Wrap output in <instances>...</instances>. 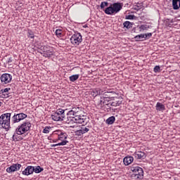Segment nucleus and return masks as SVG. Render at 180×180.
<instances>
[{"instance_id": "1", "label": "nucleus", "mask_w": 180, "mask_h": 180, "mask_svg": "<svg viewBox=\"0 0 180 180\" xmlns=\"http://www.w3.org/2000/svg\"><path fill=\"white\" fill-rule=\"evenodd\" d=\"M88 120L86 116L84 115V112L79 107H74L71 110L68 112V117L65 120V123L70 124V127H77V123L82 124H86Z\"/></svg>"}, {"instance_id": "2", "label": "nucleus", "mask_w": 180, "mask_h": 180, "mask_svg": "<svg viewBox=\"0 0 180 180\" xmlns=\"http://www.w3.org/2000/svg\"><path fill=\"white\" fill-rule=\"evenodd\" d=\"M67 133L63 132L61 130L54 131L51 134V143H58V141L63 143L64 141H67Z\"/></svg>"}, {"instance_id": "3", "label": "nucleus", "mask_w": 180, "mask_h": 180, "mask_svg": "<svg viewBox=\"0 0 180 180\" xmlns=\"http://www.w3.org/2000/svg\"><path fill=\"white\" fill-rule=\"evenodd\" d=\"M123 8V4L122 3H113L107 7L104 12L106 15H116L118 12H120Z\"/></svg>"}, {"instance_id": "4", "label": "nucleus", "mask_w": 180, "mask_h": 180, "mask_svg": "<svg viewBox=\"0 0 180 180\" xmlns=\"http://www.w3.org/2000/svg\"><path fill=\"white\" fill-rule=\"evenodd\" d=\"M11 114L4 113L0 116V126L5 129L6 131L11 129Z\"/></svg>"}, {"instance_id": "5", "label": "nucleus", "mask_w": 180, "mask_h": 180, "mask_svg": "<svg viewBox=\"0 0 180 180\" xmlns=\"http://www.w3.org/2000/svg\"><path fill=\"white\" fill-rule=\"evenodd\" d=\"M30 127H32L30 122H24L16 128L15 133L18 136H22V134H26L27 131H30Z\"/></svg>"}, {"instance_id": "6", "label": "nucleus", "mask_w": 180, "mask_h": 180, "mask_svg": "<svg viewBox=\"0 0 180 180\" xmlns=\"http://www.w3.org/2000/svg\"><path fill=\"white\" fill-rule=\"evenodd\" d=\"M65 110L62 108L56 110V111L51 115L52 120H54L55 122H61L63 120H65V122L67 119H65Z\"/></svg>"}, {"instance_id": "7", "label": "nucleus", "mask_w": 180, "mask_h": 180, "mask_svg": "<svg viewBox=\"0 0 180 180\" xmlns=\"http://www.w3.org/2000/svg\"><path fill=\"white\" fill-rule=\"evenodd\" d=\"M131 170L133 172L131 174L132 178H135V179H143V176H144L143 168L140 167H132Z\"/></svg>"}, {"instance_id": "8", "label": "nucleus", "mask_w": 180, "mask_h": 180, "mask_svg": "<svg viewBox=\"0 0 180 180\" xmlns=\"http://www.w3.org/2000/svg\"><path fill=\"white\" fill-rule=\"evenodd\" d=\"M70 42L72 46L77 47V46H79L81 43H82V35L79 32H75L72 35L70 38Z\"/></svg>"}, {"instance_id": "9", "label": "nucleus", "mask_w": 180, "mask_h": 180, "mask_svg": "<svg viewBox=\"0 0 180 180\" xmlns=\"http://www.w3.org/2000/svg\"><path fill=\"white\" fill-rule=\"evenodd\" d=\"M27 117V115L20 112L18 114L15 113L14 115L11 117V124H15V123H19L21 120H24Z\"/></svg>"}, {"instance_id": "10", "label": "nucleus", "mask_w": 180, "mask_h": 180, "mask_svg": "<svg viewBox=\"0 0 180 180\" xmlns=\"http://www.w3.org/2000/svg\"><path fill=\"white\" fill-rule=\"evenodd\" d=\"M0 79L2 84H9L12 81V76L10 74L4 73L1 76Z\"/></svg>"}, {"instance_id": "11", "label": "nucleus", "mask_w": 180, "mask_h": 180, "mask_svg": "<svg viewBox=\"0 0 180 180\" xmlns=\"http://www.w3.org/2000/svg\"><path fill=\"white\" fill-rule=\"evenodd\" d=\"M22 168V165L17 163L12 165L10 167H8L6 169V172H8V174H11V172H15L16 171H19Z\"/></svg>"}, {"instance_id": "12", "label": "nucleus", "mask_w": 180, "mask_h": 180, "mask_svg": "<svg viewBox=\"0 0 180 180\" xmlns=\"http://www.w3.org/2000/svg\"><path fill=\"white\" fill-rule=\"evenodd\" d=\"M43 53H44V57H51V56H53V48L44 46Z\"/></svg>"}, {"instance_id": "13", "label": "nucleus", "mask_w": 180, "mask_h": 180, "mask_svg": "<svg viewBox=\"0 0 180 180\" xmlns=\"http://www.w3.org/2000/svg\"><path fill=\"white\" fill-rule=\"evenodd\" d=\"M34 172V167L33 166H27L24 171L22 172V175H26L28 176V175H32Z\"/></svg>"}, {"instance_id": "14", "label": "nucleus", "mask_w": 180, "mask_h": 180, "mask_svg": "<svg viewBox=\"0 0 180 180\" xmlns=\"http://www.w3.org/2000/svg\"><path fill=\"white\" fill-rule=\"evenodd\" d=\"M102 94H103V91L101 89H94L91 91V95L94 98H96L98 95H102Z\"/></svg>"}, {"instance_id": "15", "label": "nucleus", "mask_w": 180, "mask_h": 180, "mask_svg": "<svg viewBox=\"0 0 180 180\" xmlns=\"http://www.w3.org/2000/svg\"><path fill=\"white\" fill-rule=\"evenodd\" d=\"M11 89L6 88L4 90L0 91V96L1 98H6L9 96V91Z\"/></svg>"}, {"instance_id": "16", "label": "nucleus", "mask_w": 180, "mask_h": 180, "mask_svg": "<svg viewBox=\"0 0 180 180\" xmlns=\"http://www.w3.org/2000/svg\"><path fill=\"white\" fill-rule=\"evenodd\" d=\"M133 161H134V158L131 156H127L124 158V165H130Z\"/></svg>"}, {"instance_id": "17", "label": "nucleus", "mask_w": 180, "mask_h": 180, "mask_svg": "<svg viewBox=\"0 0 180 180\" xmlns=\"http://www.w3.org/2000/svg\"><path fill=\"white\" fill-rule=\"evenodd\" d=\"M108 105H110L111 106H120L122 105V101L117 99H115L113 101H110Z\"/></svg>"}, {"instance_id": "18", "label": "nucleus", "mask_w": 180, "mask_h": 180, "mask_svg": "<svg viewBox=\"0 0 180 180\" xmlns=\"http://www.w3.org/2000/svg\"><path fill=\"white\" fill-rule=\"evenodd\" d=\"M172 6L174 11H177L180 8V0H172Z\"/></svg>"}, {"instance_id": "19", "label": "nucleus", "mask_w": 180, "mask_h": 180, "mask_svg": "<svg viewBox=\"0 0 180 180\" xmlns=\"http://www.w3.org/2000/svg\"><path fill=\"white\" fill-rule=\"evenodd\" d=\"M136 158L138 160H141V158H146V153L144 152L138 151L135 153Z\"/></svg>"}, {"instance_id": "20", "label": "nucleus", "mask_w": 180, "mask_h": 180, "mask_svg": "<svg viewBox=\"0 0 180 180\" xmlns=\"http://www.w3.org/2000/svg\"><path fill=\"white\" fill-rule=\"evenodd\" d=\"M156 110H159V112L165 110V105L160 102L157 103Z\"/></svg>"}, {"instance_id": "21", "label": "nucleus", "mask_w": 180, "mask_h": 180, "mask_svg": "<svg viewBox=\"0 0 180 180\" xmlns=\"http://www.w3.org/2000/svg\"><path fill=\"white\" fill-rule=\"evenodd\" d=\"M133 25H134V23L130 22V21H125L123 23V26L124 27H126V29H131V27H133Z\"/></svg>"}, {"instance_id": "22", "label": "nucleus", "mask_w": 180, "mask_h": 180, "mask_svg": "<svg viewBox=\"0 0 180 180\" xmlns=\"http://www.w3.org/2000/svg\"><path fill=\"white\" fill-rule=\"evenodd\" d=\"M115 120H116V118H115L114 116H111L106 120L105 123L107 124H113V123H115Z\"/></svg>"}, {"instance_id": "23", "label": "nucleus", "mask_w": 180, "mask_h": 180, "mask_svg": "<svg viewBox=\"0 0 180 180\" xmlns=\"http://www.w3.org/2000/svg\"><path fill=\"white\" fill-rule=\"evenodd\" d=\"M136 41H143V39H146L145 35L143 34H141L139 35H136L134 37Z\"/></svg>"}, {"instance_id": "24", "label": "nucleus", "mask_w": 180, "mask_h": 180, "mask_svg": "<svg viewBox=\"0 0 180 180\" xmlns=\"http://www.w3.org/2000/svg\"><path fill=\"white\" fill-rule=\"evenodd\" d=\"M79 78V75H73L69 77L70 82H75Z\"/></svg>"}, {"instance_id": "25", "label": "nucleus", "mask_w": 180, "mask_h": 180, "mask_svg": "<svg viewBox=\"0 0 180 180\" xmlns=\"http://www.w3.org/2000/svg\"><path fill=\"white\" fill-rule=\"evenodd\" d=\"M44 170V169H43V167H41L40 166H37L35 167H34V172H35V174H40V172Z\"/></svg>"}, {"instance_id": "26", "label": "nucleus", "mask_w": 180, "mask_h": 180, "mask_svg": "<svg viewBox=\"0 0 180 180\" xmlns=\"http://www.w3.org/2000/svg\"><path fill=\"white\" fill-rule=\"evenodd\" d=\"M68 141L59 142L56 144L51 145V147H57L58 146H65Z\"/></svg>"}, {"instance_id": "27", "label": "nucleus", "mask_w": 180, "mask_h": 180, "mask_svg": "<svg viewBox=\"0 0 180 180\" xmlns=\"http://www.w3.org/2000/svg\"><path fill=\"white\" fill-rule=\"evenodd\" d=\"M105 6H109V3H108V1H102L101 5H100V8L101 9H105Z\"/></svg>"}, {"instance_id": "28", "label": "nucleus", "mask_w": 180, "mask_h": 180, "mask_svg": "<svg viewBox=\"0 0 180 180\" xmlns=\"http://www.w3.org/2000/svg\"><path fill=\"white\" fill-rule=\"evenodd\" d=\"M56 34L58 37H63V30H56Z\"/></svg>"}, {"instance_id": "29", "label": "nucleus", "mask_w": 180, "mask_h": 180, "mask_svg": "<svg viewBox=\"0 0 180 180\" xmlns=\"http://www.w3.org/2000/svg\"><path fill=\"white\" fill-rule=\"evenodd\" d=\"M20 140H23V138L19 137L17 135H13V141H20Z\"/></svg>"}, {"instance_id": "30", "label": "nucleus", "mask_w": 180, "mask_h": 180, "mask_svg": "<svg viewBox=\"0 0 180 180\" xmlns=\"http://www.w3.org/2000/svg\"><path fill=\"white\" fill-rule=\"evenodd\" d=\"M50 129H51V127H46L44 130H43V133H45L46 134H48V133H50Z\"/></svg>"}, {"instance_id": "31", "label": "nucleus", "mask_w": 180, "mask_h": 180, "mask_svg": "<svg viewBox=\"0 0 180 180\" xmlns=\"http://www.w3.org/2000/svg\"><path fill=\"white\" fill-rule=\"evenodd\" d=\"M80 130L82 131V133H83V134H85V133H88L89 131V129L86 127H82Z\"/></svg>"}, {"instance_id": "32", "label": "nucleus", "mask_w": 180, "mask_h": 180, "mask_svg": "<svg viewBox=\"0 0 180 180\" xmlns=\"http://www.w3.org/2000/svg\"><path fill=\"white\" fill-rule=\"evenodd\" d=\"M75 136H82V134H84L82 133V131H81V129H79V130L75 131Z\"/></svg>"}, {"instance_id": "33", "label": "nucleus", "mask_w": 180, "mask_h": 180, "mask_svg": "<svg viewBox=\"0 0 180 180\" xmlns=\"http://www.w3.org/2000/svg\"><path fill=\"white\" fill-rule=\"evenodd\" d=\"M145 40H146V39H150V37H151V36H153V33L149 32L148 34H145Z\"/></svg>"}, {"instance_id": "34", "label": "nucleus", "mask_w": 180, "mask_h": 180, "mask_svg": "<svg viewBox=\"0 0 180 180\" xmlns=\"http://www.w3.org/2000/svg\"><path fill=\"white\" fill-rule=\"evenodd\" d=\"M141 30H147V25H142L139 27Z\"/></svg>"}, {"instance_id": "35", "label": "nucleus", "mask_w": 180, "mask_h": 180, "mask_svg": "<svg viewBox=\"0 0 180 180\" xmlns=\"http://www.w3.org/2000/svg\"><path fill=\"white\" fill-rule=\"evenodd\" d=\"M154 72H160V66L156 65L153 69Z\"/></svg>"}, {"instance_id": "36", "label": "nucleus", "mask_w": 180, "mask_h": 180, "mask_svg": "<svg viewBox=\"0 0 180 180\" xmlns=\"http://www.w3.org/2000/svg\"><path fill=\"white\" fill-rule=\"evenodd\" d=\"M126 19H129L130 20L134 19V15H129L126 16Z\"/></svg>"}, {"instance_id": "37", "label": "nucleus", "mask_w": 180, "mask_h": 180, "mask_svg": "<svg viewBox=\"0 0 180 180\" xmlns=\"http://www.w3.org/2000/svg\"><path fill=\"white\" fill-rule=\"evenodd\" d=\"M12 61H13L12 58H8L7 63L11 64V63H12Z\"/></svg>"}, {"instance_id": "38", "label": "nucleus", "mask_w": 180, "mask_h": 180, "mask_svg": "<svg viewBox=\"0 0 180 180\" xmlns=\"http://www.w3.org/2000/svg\"><path fill=\"white\" fill-rule=\"evenodd\" d=\"M31 36H30V38L31 39H34V36H33V34H30Z\"/></svg>"}, {"instance_id": "39", "label": "nucleus", "mask_w": 180, "mask_h": 180, "mask_svg": "<svg viewBox=\"0 0 180 180\" xmlns=\"http://www.w3.org/2000/svg\"><path fill=\"white\" fill-rule=\"evenodd\" d=\"M1 103H2L0 102V106L1 105Z\"/></svg>"}, {"instance_id": "40", "label": "nucleus", "mask_w": 180, "mask_h": 180, "mask_svg": "<svg viewBox=\"0 0 180 180\" xmlns=\"http://www.w3.org/2000/svg\"><path fill=\"white\" fill-rule=\"evenodd\" d=\"M107 1H111V0H107Z\"/></svg>"}]
</instances>
